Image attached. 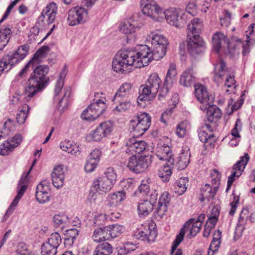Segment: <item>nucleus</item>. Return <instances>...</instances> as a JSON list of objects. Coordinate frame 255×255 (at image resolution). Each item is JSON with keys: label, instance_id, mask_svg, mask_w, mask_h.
<instances>
[{"label": "nucleus", "instance_id": "62", "mask_svg": "<svg viewBox=\"0 0 255 255\" xmlns=\"http://www.w3.org/2000/svg\"><path fill=\"white\" fill-rule=\"evenodd\" d=\"M123 188L127 190H132L135 187V182L131 178H128L122 182Z\"/></svg>", "mask_w": 255, "mask_h": 255}, {"label": "nucleus", "instance_id": "38", "mask_svg": "<svg viewBox=\"0 0 255 255\" xmlns=\"http://www.w3.org/2000/svg\"><path fill=\"white\" fill-rule=\"evenodd\" d=\"M12 31L10 28L3 27L0 30V50H2L7 45L11 36Z\"/></svg>", "mask_w": 255, "mask_h": 255}, {"label": "nucleus", "instance_id": "46", "mask_svg": "<svg viewBox=\"0 0 255 255\" xmlns=\"http://www.w3.org/2000/svg\"><path fill=\"white\" fill-rule=\"evenodd\" d=\"M188 181L187 177L180 178L177 180L175 188V192L179 195L183 194L187 189Z\"/></svg>", "mask_w": 255, "mask_h": 255}, {"label": "nucleus", "instance_id": "47", "mask_svg": "<svg viewBox=\"0 0 255 255\" xmlns=\"http://www.w3.org/2000/svg\"><path fill=\"white\" fill-rule=\"evenodd\" d=\"M29 109V107L27 104H24L22 105L16 116V120L18 123L21 124L24 123Z\"/></svg>", "mask_w": 255, "mask_h": 255}, {"label": "nucleus", "instance_id": "54", "mask_svg": "<svg viewBox=\"0 0 255 255\" xmlns=\"http://www.w3.org/2000/svg\"><path fill=\"white\" fill-rule=\"evenodd\" d=\"M56 253V249L47 243L43 244L41 247L42 255H54Z\"/></svg>", "mask_w": 255, "mask_h": 255}, {"label": "nucleus", "instance_id": "4", "mask_svg": "<svg viewBox=\"0 0 255 255\" xmlns=\"http://www.w3.org/2000/svg\"><path fill=\"white\" fill-rule=\"evenodd\" d=\"M117 174L113 167L106 169L104 174L96 179L93 183V188L100 194L110 191L115 184Z\"/></svg>", "mask_w": 255, "mask_h": 255}, {"label": "nucleus", "instance_id": "45", "mask_svg": "<svg viewBox=\"0 0 255 255\" xmlns=\"http://www.w3.org/2000/svg\"><path fill=\"white\" fill-rule=\"evenodd\" d=\"M167 45L152 46L154 60H158L165 55Z\"/></svg>", "mask_w": 255, "mask_h": 255}, {"label": "nucleus", "instance_id": "64", "mask_svg": "<svg viewBox=\"0 0 255 255\" xmlns=\"http://www.w3.org/2000/svg\"><path fill=\"white\" fill-rule=\"evenodd\" d=\"M245 33L247 39L255 41V24H251Z\"/></svg>", "mask_w": 255, "mask_h": 255}, {"label": "nucleus", "instance_id": "22", "mask_svg": "<svg viewBox=\"0 0 255 255\" xmlns=\"http://www.w3.org/2000/svg\"><path fill=\"white\" fill-rule=\"evenodd\" d=\"M57 11V4L54 2H51L43 9L40 18H42L41 20L44 22L48 24H51L55 21Z\"/></svg>", "mask_w": 255, "mask_h": 255}, {"label": "nucleus", "instance_id": "63", "mask_svg": "<svg viewBox=\"0 0 255 255\" xmlns=\"http://www.w3.org/2000/svg\"><path fill=\"white\" fill-rule=\"evenodd\" d=\"M41 53H42V51L40 50H39L38 51H37V52L34 56L33 59L31 61H30L26 64V65L24 67V68L22 70L21 74L26 72L30 66H33V65L36 62H38V57Z\"/></svg>", "mask_w": 255, "mask_h": 255}, {"label": "nucleus", "instance_id": "17", "mask_svg": "<svg viewBox=\"0 0 255 255\" xmlns=\"http://www.w3.org/2000/svg\"><path fill=\"white\" fill-rule=\"evenodd\" d=\"M134 235L139 239L148 242L153 241L156 236L153 228L147 224L140 225L134 231Z\"/></svg>", "mask_w": 255, "mask_h": 255}, {"label": "nucleus", "instance_id": "7", "mask_svg": "<svg viewBox=\"0 0 255 255\" xmlns=\"http://www.w3.org/2000/svg\"><path fill=\"white\" fill-rule=\"evenodd\" d=\"M151 118L146 113L138 114L134 119L130 121V126L133 132V135L141 136L144 134L150 126Z\"/></svg>", "mask_w": 255, "mask_h": 255}, {"label": "nucleus", "instance_id": "12", "mask_svg": "<svg viewBox=\"0 0 255 255\" xmlns=\"http://www.w3.org/2000/svg\"><path fill=\"white\" fill-rule=\"evenodd\" d=\"M150 158L146 156H136L132 155L128 160V167L130 170L136 173L145 170L150 164Z\"/></svg>", "mask_w": 255, "mask_h": 255}, {"label": "nucleus", "instance_id": "59", "mask_svg": "<svg viewBox=\"0 0 255 255\" xmlns=\"http://www.w3.org/2000/svg\"><path fill=\"white\" fill-rule=\"evenodd\" d=\"M210 131L209 127L207 125L205 127H202L199 133V137L202 142H204L207 141V138L210 136Z\"/></svg>", "mask_w": 255, "mask_h": 255}, {"label": "nucleus", "instance_id": "1", "mask_svg": "<svg viewBox=\"0 0 255 255\" xmlns=\"http://www.w3.org/2000/svg\"><path fill=\"white\" fill-rule=\"evenodd\" d=\"M213 50L219 54H234L235 50L241 44V40L233 37L229 41L227 35L221 32L215 33L212 36Z\"/></svg>", "mask_w": 255, "mask_h": 255}, {"label": "nucleus", "instance_id": "23", "mask_svg": "<svg viewBox=\"0 0 255 255\" xmlns=\"http://www.w3.org/2000/svg\"><path fill=\"white\" fill-rule=\"evenodd\" d=\"M176 66L174 63L170 64L168 70L166 78L163 83V86L161 88L160 95L161 96H166L169 92V89L171 86L174 80L177 76Z\"/></svg>", "mask_w": 255, "mask_h": 255}, {"label": "nucleus", "instance_id": "57", "mask_svg": "<svg viewBox=\"0 0 255 255\" xmlns=\"http://www.w3.org/2000/svg\"><path fill=\"white\" fill-rule=\"evenodd\" d=\"M221 176V174L218 170L213 169L211 171L210 177L213 186H217L218 188Z\"/></svg>", "mask_w": 255, "mask_h": 255}, {"label": "nucleus", "instance_id": "25", "mask_svg": "<svg viewBox=\"0 0 255 255\" xmlns=\"http://www.w3.org/2000/svg\"><path fill=\"white\" fill-rule=\"evenodd\" d=\"M140 26L136 25L134 21L131 23L130 20L124 21L121 24L120 27V31L125 34L128 39H134L136 36V33L139 30Z\"/></svg>", "mask_w": 255, "mask_h": 255}, {"label": "nucleus", "instance_id": "20", "mask_svg": "<svg viewBox=\"0 0 255 255\" xmlns=\"http://www.w3.org/2000/svg\"><path fill=\"white\" fill-rule=\"evenodd\" d=\"M67 168L63 164L56 165L51 172V176L53 185L59 188L63 186L64 182Z\"/></svg>", "mask_w": 255, "mask_h": 255}, {"label": "nucleus", "instance_id": "49", "mask_svg": "<svg viewBox=\"0 0 255 255\" xmlns=\"http://www.w3.org/2000/svg\"><path fill=\"white\" fill-rule=\"evenodd\" d=\"M98 118L91 105L81 114V118L86 121H94Z\"/></svg>", "mask_w": 255, "mask_h": 255}, {"label": "nucleus", "instance_id": "40", "mask_svg": "<svg viewBox=\"0 0 255 255\" xmlns=\"http://www.w3.org/2000/svg\"><path fill=\"white\" fill-rule=\"evenodd\" d=\"M106 228L108 229L110 240L119 237L125 231L124 226L118 224L106 226Z\"/></svg>", "mask_w": 255, "mask_h": 255}, {"label": "nucleus", "instance_id": "10", "mask_svg": "<svg viewBox=\"0 0 255 255\" xmlns=\"http://www.w3.org/2000/svg\"><path fill=\"white\" fill-rule=\"evenodd\" d=\"M134 53L133 60L134 67L140 68L146 66L154 60L153 55L150 48L146 45H141L139 47L137 52L131 51Z\"/></svg>", "mask_w": 255, "mask_h": 255}, {"label": "nucleus", "instance_id": "26", "mask_svg": "<svg viewBox=\"0 0 255 255\" xmlns=\"http://www.w3.org/2000/svg\"><path fill=\"white\" fill-rule=\"evenodd\" d=\"M48 71L49 68L47 66L40 65L37 66L34 69L30 78L34 79L36 81L44 85L48 80L46 75Z\"/></svg>", "mask_w": 255, "mask_h": 255}, {"label": "nucleus", "instance_id": "41", "mask_svg": "<svg viewBox=\"0 0 255 255\" xmlns=\"http://www.w3.org/2000/svg\"><path fill=\"white\" fill-rule=\"evenodd\" d=\"M112 252L111 245L108 243H103L97 246L93 255H110Z\"/></svg>", "mask_w": 255, "mask_h": 255}, {"label": "nucleus", "instance_id": "14", "mask_svg": "<svg viewBox=\"0 0 255 255\" xmlns=\"http://www.w3.org/2000/svg\"><path fill=\"white\" fill-rule=\"evenodd\" d=\"M194 93L197 100L200 103V109H206V106L212 104L213 97L210 94L207 88L201 84L194 85Z\"/></svg>", "mask_w": 255, "mask_h": 255}, {"label": "nucleus", "instance_id": "16", "mask_svg": "<svg viewBox=\"0 0 255 255\" xmlns=\"http://www.w3.org/2000/svg\"><path fill=\"white\" fill-rule=\"evenodd\" d=\"M187 49L191 54L200 53L204 42L198 34L187 33Z\"/></svg>", "mask_w": 255, "mask_h": 255}, {"label": "nucleus", "instance_id": "43", "mask_svg": "<svg viewBox=\"0 0 255 255\" xmlns=\"http://www.w3.org/2000/svg\"><path fill=\"white\" fill-rule=\"evenodd\" d=\"M148 37L151 39L152 46L168 45V44L167 39L162 35L151 32L148 35Z\"/></svg>", "mask_w": 255, "mask_h": 255}, {"label": "nucleus", "instance_id": "21", "mask_svg": "<svg viewBox=\"0 0 255 255\" xmlns=\"http://www.w3.org/2000/svg\"><path fill=\"white\" fill-rule=\"evenodd\" d=\"M93 102L91 104L92 109L98 116L103 114L106 110L107 106L106 99L105 94L102 92H96L95 93Z\"/></svg>", "mask_w": 255, "mask_h": 255}, {"label": "nucleus", "instance_id": "34", "mask_svg": "<svg viewBox=\"0 0 255 255\" xmlns=\"http://www.w3.org/2000/svg\"><path fill=\"white\" fill-rule=\"evenodd\" d=\"M154 202L149 201L148 199L141 200L138 206V211L139 215L147 216L152 211Z\"/></svg>", "mask_w": 255, "mask_h": 255}, {"label": "nucleus", "instance_id": "58", "mask_svg": "<svg viewBox=\"0 0 255 255\" xmlns=\"http://www.w3.org/2000/svg\"><path fill=\"white\" fill-rule=\"evenodd\" d=\"M12 145H9V142L6 140L0 145V155H6L9 154L12 150Z\"/></svg>", "mask_w": 255, "mask_h": 255}, {"label": "nucleus", "instance_id": "36", "mask_svg": "<svg viewBox=\"0 0 255 255\" xmlns=\"http://www.w3.org/2000/svg\"><path fill=\"white\" fill-rule=\"evenodd\" d=\"M60 146L62 150L71 154L76 155L80 152L79 145L69 140H65L62 141Z\"/></svg>", "mask_w": 255, "mask_h": 255}, {"label": "nucleus", "instance_id": "55", "mask_svg": "<svg viewBox=\"0 0 255 255\" xmlns=\"http://www.w3.org/2000/svg\"><path fill=\"white\" fill-rule=\"evenodd\" d=\"M61 242V238L60 235L57 233H54L51 235L47 243L57 249Z\"/></svg>", "mask_w": 255, "mask_h": 255}, {"label": "nucleus", "instance_id": "19", "mask_svg": "<svg viewBox=\"0 0 255 255\" xmlns=\"http://www.w3.org/2000/svg\"><path fill=\"white\" fill-rule=\"evenodd\" d=\"M146 143L143 140H137L134 136L127 142L125 151L127 153L135 155L142 152L146 148Z\"/></svg>", "mask_w": 255, "mask_h": 255}, {"label": "nucleus", "instance_id": "8", "mask_svg": "<svg viewBox=\"0 0 255 255\" xmlns=\"http://www.w3.org/2000/svg\"><path fill=\"white\" fill-rule=\"evenodd\" d=\"M171 140L167 137H163L158 143L155 149L157 158L170 164H174V156L170 147Z\"/></svg>", "mask_w": 255, "mask_h": 255}, {"label": "nucleus", "instance_id": "56", "mask_svg": "<svg viewBox=\"0 0 255 255\" xmlns=\"http://www.w3.org/2000/svg\"><path fill=\"white\" fill-rule=\"evenodd\" d=\"M189 162V158L188 154L181 153L179 154V159L177 162L178 168L181 169H184L188 165Z\"/></svg>", "mask_w": 255, "mask_h": 255}, {"label": "nucleus", "instance_id": "2", "mask_svg": "<svg viewBox=\"0 0 255 255\" xmlns=\"http://www.w3.org/2000/svg\"><path fill=\"white\" fill-rule=\"evenodd\" d=\"M163 86V83L158 75L156 73L151 74L146 80L145 85L137 100L138 105H141L142 101H149L155 97L159 93V98L164 97L166 96L160 95L161 89Z\"/></svg>", "mask_w": 255, "mask_h": 255}, {"label": "nucleus", "instance_id": "5", "mask_svg": "<svg viewBox=\"0 0 255 255\" xmlns=\"http://www.w3.org/2000/svg\"><path fill=\"white\" fill-rule=\"evenodd\" d=\"M204 219L205 215L201 214L197 219H191L185 223L173 243L172 251H174L182 241L186 232L189 231L190 235L193 237L200 232Z\"/></svg>", "mask_w": 255, "mask_h": 255}, {"label": "nucleus", "instance_id": "48", "mask_svg": "<svg viewBox=\"0 0 255 255\" xmlns=\"http://www.w3.org/2000/svg\"><path fill=\"white\" fill-rule=\"evenodd\" d=\"M103 138V135L98 127L86 136V139L89 142H98L101 141Z\"/></svg>", "mask_w": 255, "mask_h": 255}, {"label": "nucleus", "instance_id": "31", "mask_svg": "<svg viewBox=\"0 0 255 255\" xmlns=\"http://www.w3.org/2000/svg\"><path fill=\"white\" fill-rule=\"evenodd\" d=\"M195 81V76L192 69H188L181 74L179 83L185 87H190Z\"/></svg>", "mask_w": 255, "mask_h": 255}, {"label": "nucleus", "instance_id": "60", "mask_svg": "<svg viewBox=\"0 0 255 255\" xmlns=\"http://www.w3.org/2000/svg\"><path fill=\"white\" fill-rule=\"evenodd\" d=\"M241 122L240 120L238 119L236 122L234 128L232 129L231 134L229 135V136L241 138L239 132L241 130Z\"/></svg>", "mask_w": 255, "mask_h": 255}, {"label": "nucleus", "instance_id": "13", "mask_svg": "<svg viewBox=\"0 0 255 255\" xmlns=\"http://www.w3.org/2000/svg\"><path fill=\"white\" fill-rule=\"evenodd\" d=\"M250 159V156L248 153H245L243 156L240 158V160L234 166L232 174L228 177V185L226 191H228L231 188L233 183L238 178L244 171L245 166Z\"/></svg>", "mask_w": 255, "mask_h": 255}, {"label": "nucleus", "instance_id": "42", "mask_svg": "<svg viewBox=\"0 0 255 255\" xmlns=\"http://www.w3.org/2000/svg\"><path fill=\"white\" fill-rule=\"evenodd\" d=\"M111 210L110 207L106 206L104 208L105 213L104 214H99L94 218V223L96 226H103L106 224L107 221L109 220L108 216H110L109 214Z\"/></svg>", "mask_w": 255, "mask_h": 255}, {"label": "nucleus", "instance_id": "24", "mask_svg": "<svg viewBox=\"0 0 255 255\" xmlns=\"http://www.w3.org/2000/svg\"><path fill=\"white\" fill-rule=\"evenodd\" d=\"M44 85L36 81L33 78H29L26 82L24 89V94L27 100H30L44 87Z\"/></svg>", "mask_w": 255, "mask_h": 255}, {"label": "nucleus", "instance_id": "39", "mask_svg": "<svg viewBox=\"0 0 255 255\" xmlns=\"http://www.w3.org/2000/svg\"><path fill=\"white\" fill-rule=\"evenodd\" d=\"M218 190L217 186L211 187L209 184H206L205 187L202 191L201 196L200 198L201 202L204 201L205 200L209 201L211 199L213 198Z\"/></svg>", "mask_w": 255, "mask_h": 255}, {"label": "nucleus", "instance_id": "6", "mask_svg": "<svg viewBox=\"0 0 255 255\" xmlns=\"http://www.w3.org/2000/svg\"><path fill=\"white\" fill-rule=\"evenodd\" d=\"M134 53L131 51L121 50L115 55L112 63L113 70L123 72L128 66H134Z\"/></svg>", "mask_w": 255, "mask_h": 255}, {"label": "nucleus", "instance_id": "28", "mask_svg": "<svg viewBox=\"0 0 255 255\" xmlns=\"http://www.w3.org/2000/svg\"><path fill=\"white\" fill-rule=\"evenodd\" d=\"M206 109H201L203 111H206L208 120L211 123H216L222 117V112L219 108L215 105L209 104L206 106Z\"/></svg>", "mask_w": 255, "mask_h": 255}, {"label": "nucleus", "instance_id": "51", "mask_svg": "<svg viewBox=\"0 0 255 255\" xmlns=\"http://www.w3.org/2000/svg\"><path fill=\"white\" fill-rule=\"evenodd\" d=\"M11 62L10 61V56L6 55L0 60V75L3 72H7L10 69Z\"/></svg>", "mask_w": 255, "mask_h": 255}, {"label": "nucleus", "instance_id": "35", "mask_svg": "<svg viewBox=\"0 0 255 255\" xmlns=\"http://www.w3.org/2000/svg\"><path fill=\"white\" fill-rule=\"evenodd\" d=\"M28 48L26 45L20 46L17 50L10 56L11 64H14L22 60L26 55Z\"/></svg>", "mask_w": 255, "mask_h": 255}, {"label": "nucleus", "instance_id": "9", "mask_svg": "<svg viewBox=\"0 0 255 255\" xmlns=\"http://www.w3.org/2000/svg\"><path fill=\"white\" fill-rule=\"evenodd\" d=\"M143 13L156 21L163 20V10L158 4L152 0H142L141 1Z\"/></svg>", "mask_w": 255, "mask_h": 255}, {"label": "nucleus", "instance_id": "44", "mask_svg": "<svg viewBox=\"0 0 255 255\" xmlns=\"http://www.w3.org/2000/svg\"><path fill=\"white\" fill-rule=\"evenodd\" d=\"M98 127L101 130L104 138H105L112 133L114 128V124L110 121H105L101 123Z\"/></svg>", "mask_w": 255, "mask_h": 255}, {"label": "nucleus", "instance_id": "27", "mask_svg": "<svg viewBox=\"0 0 255 255\" xmlns=\"http://www.w3.org/2000/svg\"><path fill=\"white\" fill-rule=\"evenodd\" d=\"M214 80L217 82H221L223 80V77H227L230 74L229 69L227 67L226 63L222 60L215 65L214 70Z\"/></svg>", "mask_w": 255, "mask_h": 255}, {"label": "nucleus", "instance_id": "15", "mask_svg": "<svg viewBox=\"0 0 255 255\" xmlns=\"http://www.w3.org/2000/svg\"><path fill=\"white\" fill-rule=\"evenodd\" d=\"M88 15V12L82 7H74L68 13L67 21L69 25L74 26L85 22Z\"/></svg>", "mask_w": 255, "mask_h": 255}, {"label": "nucleus", "instance_id": "53", "mask_svg": "<svg viewBox=\"0 0 255 255\" xmlns=\"http://www.w3.org/2000/svg\"><path fill=\"white\" fill-rule=\"evenodd\" d=\"M15 129V124L13 121L8 119L5 121L3 125V136L9 135L11 131H13Z\"/></svg>", "mask_w": 255, "mask_h": 255}, {"label": "nucleus", "instance_id": "37", "mask_svg": "<svg viewBox=\"0 0 255 255\" xmlns=\"http://www.w3.org/2000/svg\"><path fill=\"white\" fill-rule=\"evenodd\" d=\"M203 28V21L198 18H194L188 24L187 33L198 34Z\"/></svg>", "mask_w": 255, "mask_h": 255}, {"label": "nucleus", "instance_id": "32", "mask_svg": "<svg viewBox=\"0 0 255 255\" xmlns=\"http://www.w3.org/2000/svg\"><path fill=\"white\" fill-rule=\"evenodd\" d=\"M126 199V193L123 191H119L108 195V201L109 207H114L118 206Z\"/></svg>", "mask_w": 255, "mask_h": 255}, {"label": "nucleus", "instance_id": "33", "mask_svg": "<svg viewBox=\"0 0 255 255\" xmlns=\"http://www.w3.org/2000/svg\"><path fill=\"white\" fill-rule=\"evenodd\" d=\"M173 164H170L167 162L162 165L158 170V175L162 181L167 182L169 181L172 173V166Z\"/></svg>", "mask_w": 255, "mask_h": 255}, {"label": "nucleus", "instance_id": "52", "mask_svg": "<svg viewBox=\"0 0 255 255\" xmlns=\"http://www.w3.org/2000/svg\"><path fill=\"white\" fill-rule=\"evenodd\" d=\"M189 123L187 121H183L177 126L176 133L179 137H184L187 132Z\"/></svg>", "mask_w": 255, "mask_h": 255}, {"label": "nucleus", "instance_id": "50", "mask_svg": "<svg viewBox=\"0 0 255 255\" xmlns=\"http://www.w3.org/2000/svg\"><path fill=\"white\" fill-rule=\"evenodd\" d=\"M24 189L25 186H23L21 187V189H19L18 190L17 195L15 196V198L14 199L13 201L11 203L10 207H9L6 212L7 214H10L13 212L15 209V207L17 206L19 202V200L21 198L22 196L24 193Z\"/></svg>", "mask_w": 255, "mask_h": 255}, {"label": "nucleus", "instance_id": "29", "mask_svg": "<svg viewBox=\"0 0 255 255\" xmlns=\"http://www.w3.org/2000/svg\"><path fill=\"white\" fill-rule=\"evenodd\" d=\"M132 85L129 83H125L120 87L113 99L115 102H120L121 98H127L131 93Z\"/></svg>", "mask_w": 255, "mask_h": 255}, {"label": "nucleus", "instance_id": "18", "mask_svg": "<svg viewBox=\"0 0 255 255\" xmlns=\"http://www.w3.org/2000/svg\"><path fill=\"white\" fill-rule=\"evenodd\" d=\"M35 197L37 201L40 203H45L50 200L51 188L48 181H43L37 185Z\"/></svg>", "mask_w": 255, "mask_h": 255}, {"label": "nucleus", "instance_id": "61", "mask_svg": "<svg viewBox=\"0 0 255 255\" xmlns=\"http://www.w3.org/2000/svg\"><path fill=\"white\" fill-rule=\"evenodd\" d=\"M224 17L220 18L221 24L223 26H228L231 23L232 14L228 11L225 10L223 11Z\"/></svg>", "mask_w": 255, "mask_h": 255}, {"label": "nucleus", "instance_id": "3", "mask_svg": "<svg viewBox=\"0 0 255 255\" xmlns=\"http://www.w3.org/2000/svg\"><path fill=\"white\" fill-rule=\"evenodd\" d=\"M67 73V68L64 66L59 75L54 90V101L58 102L59 108H61V110L68 107L69 97L71 94V89L69 87L63 88L64 78Z\"/></svg>", "mask_w": 255, "mask_h": 255}, {"label": "nucleus", "instance_id": "30", "mask_svg": "<svg viewBox=\"0 0 255 255\" xmlns=\"http://www.w3.org/2000/svg\"><path fill=\"white\" fill-rule=\"evenodd\" d=\"M92 238L94 242L97 243L110 240L108 229L106 227L96 229L93 232Z\"/></svg>", "mask_w": 255, "mask_h": 255}, {"label": "nucleus", "instance_id": "11", "mask_svg": "<svg viewBox=\"0 0 255 255\" xmlns=\"http://www.w3.org/2000/svg\"><path fill=\"white\" fill-rule=\"evenodd\" d=\"M183 11L177 8L169 7L163 11V19L170 25L179 27L185 21L183 19Z\"/></svg>", "mask_w": 255, "mask_h": 255}]
</instances>
